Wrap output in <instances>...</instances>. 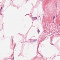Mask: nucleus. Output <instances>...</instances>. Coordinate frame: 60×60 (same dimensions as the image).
<instances>
[{
  "label": "nucleus",
  "instance_id": "f257e3e1",
  "mask_svg": "<svg viewBox=\"0 0 60 60\" xmlns=\"http://www.w3.org/2000/svg\"><path fill=\"white\" fill-rule=\"evenodd\" d=\"M37 19V18L36 17H34L32 18V19L33 20H35V19Z\"/></svg>",
  "mask_w": 60,
  "mask_h": 60
},
{
  "label": "nucleus",
  "instance_id": "f03ea898",
  "mask_svg": "<svg viewBox=\"0 0 60 60\" xmlns=\"http://www.w3.org/2000/svg\"><path fill=\"white\" fill-rule=\"evenodd\" d=\"M57 17V16H56V15H55L54 17H53V19H55V18H56V17Z\"/></svg>",
  "mask_w": 60,
  "mask_h": 60
},
{
  "label": "nucleus",
  "instance_id": "7ed1b4c3",
  "mask_svg": "<svg viewBox=\"0 0 60 60\" xmlns=\"http://www.w3.org/2000/svg\"><path fill=\"white\" fill-rule=\"evenodd\" d=\"M38 34L39 33V32H40V30H38Z\"/></svg>",
  "mask_w": 60,
  "mask_h": 60
},
{
  "label": "nucleus",
  "instance_id": "20e7f679",
  "mask_svg": "<svg viewBox=\"0 0 60 60\" xmlns=\"http://www.w3.org/2000/svg\"><path fill=\"white\" fill-rule=\"evenodd\" d=\"M2 7H1V9H0L1 11V10H2Z\"/></svg>",
  "mask_w": 60,
  "mask_h": 60
},
{
  "label": "nucleus",
  "instance_id": "39448f33",
  "mask_svg": "<svg viewBox=\"0 0 60 60\" xmlns=\"http://www.w3.org/2000/svg\"><path fill=\"white\" fill-rule=\"evenodd\" d=\"M59 26H60V24H59Z\"/></svg>",
  "mask_w": 60,
  "mask_h": 60
}]
</instances>
